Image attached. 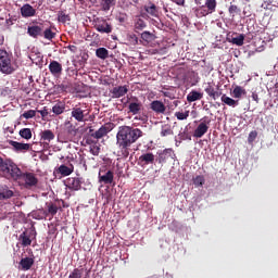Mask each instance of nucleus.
Listing matches in <instances>:
<instances>
[{"instance_id":"4","label":"nucleus","mask_w":278,"mask_h":278,"mask_svg":"<svg viewBox=\"0 0 278 278\" xmlns=\"http://www.w3.org/2000/svg\"><path fill=\"white\" fill-rule=\"evenodd\" d=\"M0 71L3 74H12L14 66H12L11 58L7 50L0 49Z\"/></svg>"},{"instance_id":"46","label":"nucleus","mask_w":278,"mask_h":278,"mask_svg":"<svg viewBox=\"0 0 278 278\" xmlns=\"http://www.w3.org/2000/svg\"><path fill=\"white\" fill-rule=\"evenodd\" d=\"M97 143H98V142L94 141V143L90 147V152H91V154H93V155H99L100 152H101V147H99Z\"/></svg>"},{"instance_id":"43","label":"nucleus","mask_w":278,"mask_h":278,"mask_svg":"<svg viewBox=\"0 0 278 278\" xmlns=\"http://www.w3.org/2000/svg\"><path fill=\"white\" fill-rule=\"evenodd\" d=\"M84 270L80 268H74L70 274L68 278H83Z\"/></svg>"},{"instance_id":"49","label":"nucleus","mask_w":278,"mask_h":278,"mask_svg":"<svg viewBox=\"0 0 278 278\" xmlns=\"http://www.w3.org/2000/svg\"><path fill=\"white\" fill-rule=\"evenodd\" d=\"M228 12H229V14L235 16L236 14H239L240 9H239V7H237V4H230Z\"/></svg>"},{"instance_id":"62","label":"nucleus","mask_w":278,"mask_h":278,"mask_svg":"<svg viewBox=\"0 0 278 278\" xmlns=\"http://www.w3.org/2000/svg\"><path fill=\"white\" fill-rule=\"evenodd\" d=\"M174 105H176V106H177V105H178V101H174Z\"/></svg>"},{"instance_id":"44","label":"nucleus","mask_w":278,"mask_h":278,"mask_svg":"<svg viewBox=\"0 0 278 278\" xmlns=\"http://www.w3.org/2000/svg\"><path fill=\"white\" fill-rule=\"evenodd\" d=\"M141 38L146 42H151V41H153L154 36H153V34L151 31L146 30V31H142Z\"/></svg>"},{"instance_id":"53","label":"nucleus","mask_w":278,"mask_h":278,"mask_svg":"<svg viewBox=\"0 0 278 278\" xmlns=\"http://www.w3.org/2000/svg\"><path fill=\"white\" fill-rule=\"evenodd\" d=\"M173 3L179 4V7H184V4L186 3V0H172Z\"/></svg>"},{"instance_id":"18","label":"nucleus","mask_w":278,"mask_h":278,"mask_svg":"<svg viewBox=\"0 0 278 278\" xmlns=\"http://www.w3.org/2000/svg\"><path fill=\"white\" fill-rule=\"evenodd\" d=\"M150 109L153 110L155 114H165L166 104L163 101L154 100L150 103Z\"/></svg>"},{"instance_id":"24","label":"nucleus","mask_w":278,"mask_h":278,"mask_svg":"<svg viewBox=\"0 0 278 278\" xmlns=\"http://www.w3.org/2000/svg\"><path fill=\"white\" fill-rule=\"evenodd\" d=\"M204 92L212 99H218L220 93L214 87L213 83H207L206 87L204 88Z\"/></svg>"},{"instance_id":"38","label":"nucleus","mask_w":278,"mask_h":278,"mask_svg":"<svg viewBox=\"0 0 278 278\" xmlns=\"http://www.w3.org/2000/svg\"><path fill=\"white\" fill-rule=\"evenodd\" d=\"M144 28H147V23L144 20L138 18L135 22V31H141L144 30Z\"/></svg>"},{"instance_id":"19","label":"nucleus","mask_w":278,"mask_h":278,"mask_svg":"<svg viewBox=\"0 0 278 278\" xmlns=\"http://www.w3.org/2000/svg\"><path fill=\"white\" fill-rule=\"evenodd\" d=\"M27 34L30 36V38H39L43 36V30L41 26L33 25L28 26Z\"/></svg>"},{"instance_id":"59","label":"nucleus","mask_w":278,"mask_h":278,"mask_svg":"<svg viewBox=\"0 0 278 278\" xmlns=\"http://www.w3.org/2000/svg\"><path fill=\"white\" fill-rule=\"evenodd\" d=\"M3 42H4V39L3 38L0 39V45H3Z\"/></svg>"},{"instance_id":"27","label":"nucleus","mask_w":278,"mask_h":278,"mask_svg":"<svg viewBox=\"0 0 278 278\" xmlns=\"http://www.w3.org/2000/svg\"><path fill=\"white\" fill-rule=\"evenodd\" d=\"M99 181L102 184H113L114 172L108 170L103 176H101V174H99Z\"/></svg>"},{"instance_id":"15","label":"nucleus","mask_w":278,"mask_h":278,"mask_svg":"<svg viewBox=\"0 0 278 278\" xmlns=\"http://www.w3.org/2000/svg\"><path fill=\"white\" fill-rule=\"evenodd\" d=\"M155 163V155L153 152H146L139 156V164L141 166L153 165Z\"/></svg>"},{"instance_id":"10","label":"nucleus","mask_w":278,"mask_h":278,"mask_svg":"<svg viewBox=\"0 0 278 278\" xmlns=\"http://www.w3.org/2000/svg\"><path fill=\"white\" fill-rule=\"evenodd\" d=\"M111 131H112V125L111 124H105V125L100 126L99 130H97L96 132L92 128H90V130H89L90 136L94 139L104 138Z\"/></svg>"},{"instance_id":"2","label":"nucleus","mask_w":278,"mask_h":278,"mask_svg":"<svg viewBox=\"0 0 278 278\" xmlns=\"http://www.w3.org/2000/svg\"><path fill=\"white\" fill-rule=\"evenodd\" d=\"M18 166L12 160H3L0 156V176L8 179H14L18 176Z\"/></svg>"},{"instance_id":"56","label":"nucleus","mask_w":278,"mask_h":278,"mask_svg":"<svg viewBox=\"0 0 278 278\" xmlns=\"http://www.w3.org/2000/svg\"><path fill=\"white\" fill-rule=\"evenodd\" d=\"M151 53H160V50L154 49V50H152V52H151Z\"/></svg>"},{"instance_id":"13","label":"nucleus","mask_w":278,"mask_h":278,"mask_svg":"<svg viewBox=\"0 0 278 278\" xmlns=\"http://www.w3.org/2000/svg\"><path fill=\"white\" fill-rule=\"evenodd\" d=\"M210 123H211V121H207V123H206V121H202V123H200L197 126V128L193 132V137L194 138H203V136H205V134L207 132V130L210 128V126H208Z\"/></svg>"},{"instance_id":"23","label":"nucleus","mask_w":278,"mask_h":278,"mask_svg":"<svg viewBox=\"0 0 278 278\" xmlns=\"http://www.w3.org/2000/svg\"><path fill=\"white\" fill-rule=\"evenodd\" d=\"M9 144H11L16 152H27V150H30V143H20L18 141L11 140Z\"/></svg>"},{"instance_id":"36","label":"nucleus","mask_w":278,"mask_h":278,"mask_svg":"<svg viewBox=\"0 0 278 278\" xmlns=\"http://www.w3.org/2000/svg\"><path fill=\"white\" fill-rule=\"evenodd\" d=\"M109 53L110 52H109L108 48H97V50H96V55L100 60H108Z\"/></svg>"},{"instance_id":"14","label":"nucleus","mask_w":278,"mask_h":278,"mask_svg":"<svg viewBox=\"0 0 278 278\" xmlns=\"http://www.w3.org/2000/svg\"><path fill=\"white\" fill-rule=\"evenodd\" d=\"M89 112L80 109V106L76 105L72 109V117L76 119V122H86L85 117L88 116Z\"/></svg>"},{"instance_id":"55","label":"nucleus","mask_w":278,"mask_h":278,"mask_svg":"<svg viewBox=\"0 0 278 278\" xmlns=\"http://www.w3.org/2000/svg\"><path fill=\"white\" fill-rule=\"evenodd\" d=\"M195 4L202 5V0H195Z\"/></svg>"},{"instance_id":"12","label":"nucleus","mask_w":278,"mask_h":278,"mask_svg":"<svg viewBox=\"0 0 278 278\" xmlns=\"http://www.w3.org/2000/svg\"><path fill=\"white\" fill-rule=\"evenodd\" d=\"M176 152L174 149H164L159 152V163H166L168 160H175Z\"/></svg>"},{"instance_id":"31","label":"nucleus","mask_w":278,"mask_h":278,"mask_svg":"<svg viewBox=\"0 0 278 278\" xmlns=\"http://www.w3.org/2000/svg\"><path fill=\"white\" fill-rule=\"evenodd\" d=\"M242 96H247V90L243 87H235L232 90V98H235L237 101L242 98Z\"/></svg>"},{"instance_id":"3","label":"nucleus","mask_w":278,"mask_h":278,"mask_svg":"<svg viewBox=\"0 0 278 278\" xmlns=\"http://www.w3.org/2000/svg\"><path fill=\"white\" fill-rule=\"evenodd\" d=\"M17 177L14 178L15 181H24L26 189L36 187L38 185V177L35 176L33 172H22L17 166Z\"/></svg>"},{"instance_id":"16","label":"nucleus","mask_w":278,"mask_h":278,"mask_svg":"<svg viewBox=\"0 0 278 278\" xmlns=\"http://www.w3.org/2000/svg\"><path fill=\"white\" fill-rule=\"evenodd\" d=\"M20 14L22 15V17H35L37 11L36 9H34V7H31V4H29V2H26L20 9Z\"/></svg>"},{"instance_id":"17","label":"nucleus","mask_w":278,"mask_h":278,"mask_svg":"<svg viewBox=\"0 0 278 278\" xmlns=\"http://www.w3.org/2000/svg\"><path fill=\"white\" fill-rule=\"evenodd\" d=\"M128 92H129L128 86L124 85V86H121V87H114L111 90V96H112L113 99H118V98H123Z\"/></svg>"},{"instance_id":"41","label":"nucleus","mask_w":278,"mask_h":278,"mask_svg":"<svg viewBox=\"0 0 278 278\" xmlns=\"http://www.w3.org/2000/svg\"><path fill=\"white\" fill-rule=\"evenodd\" d=\"M20 136L21 138H24V139H31L33 138L31 128H22L20 130Z\"/></svg>"},{"instance_id":"30","label":"nucleus","mask_w":278,"mask_h":278,"mask_svg":"<svg viewBox=\"0 0 278 278\" xmlns=\"http://www.w3.org/2000/svg\"><path fill=\"white\" fill-rule=\"evenodd\" d=\"M200 99H203V92H198L197 90H191V92L187 96V101L189 103H193L194 101H199Z\"/></svg>"},{"instance_id":"29","label":"nucleus","mask_w":278,"mask_h":278,"mask_svg":"<svg viewBox=\"0 0 278 278\" xmlns=\"http://www.w3.org/2000/svg\"><path fill=\"white\" fill-rule=\"evenodd\" d=\"M14 195L13 190H10L9 187H0V200H10Z\"/></svg>"},{"instance_id":"9","label":"nucleus","mask_w":278,"mask_h":278,"mask_svg":"<svg viewBox=\"0 0 278 278\" xmlns=\"http://www.w3.org/2000/svg\"><path fill=\"white\" fill-rule=\"evenodd\" d=\"M94 29L100 31L101 34H111L113 30V26L108 23V20H103L98 17V20L94 21Z\"/></svg>"},{"instance_id":"52","label":"nucleus","mask_w":278,"mask_h":278,"mask_svg":"<svg viewBox=\"0 0 278 278\" xmlns=\"http://www.w3.org/2000/svg\"><path fill=\"white\" fill-rule=\"evenodd\" d=\"M86 143L90 144V147H92V144L96 143V141H94V139H92V136H91V137H87Z\"/></svg>"},{"instance_id":"42","label":"nucleus","mask_w":278,"mask_h":278,"mask_svg":"<svg viewBox=\"0 0 278 278\" xmlns=\"http://www.w3.org/2000/svg\"><path fill=\"white\" fill-rule=\"evenodd\" d=\"M193 185L195 187H203V185H205V177L204 176L193 177Z\"/></svg>"},{"instance_id":"22","label":"nucleus","mask_w":278,"mask_h":278,"mask_svg":"<svg viewBox=\"0 0 278 278\" xmlns=\"http://www.w3.org/2000/svg\"><path fill=\"white\" fill-rule=\"evenodd\" d=\"M49 71L53 76H59L63 71L62 64L59 61H50Z\"/></svg>"},{"instance_id":"8","label":"nucleus","mask_w":278,"mask_h":278,"mask_svg":"<svg viewBox=\"0 0 278 278\" xmlns=\"http://www.w3.org/2000/svg\"><path fill=\"white\" fill-rule=\"evenodd\" d=\"M144 109L142 101L139 98H130L128 102V111L132 116H137Z\"/></svg>"},{"instance_id":"60","label":"nucleus","mask_w":278,"mask_h":278,"mask_svg":"<svg viewBox=\"0 0 278 278\" xmlns=\"http://www.w3.org/2000/svg\"><path fill=\"white\" fill-rule=\"evenodd\" d=\"M61 203H62V206H65V201L64 200H62Z\"/></svg>"},{"instance_id":"32","label":"nucleus","mask_w":278,"mask_h":278,"mask_svg":"<svg viewBox=\"0 0 278 278\" xmlns=\"http://www.w3.org/2000/svg\"><path fill=\"white\" fill-rule=\"evenodd\" d=\"M58 21H59V23H62L63 25H65V23H67V21H72V18H71L70 13H66L65 10H59Z\"/></svg>"},{"instance_id":"48","label":"nucleus","mask_w":278,"mask_h":278,"mask_svg":"<svg viewBox=\"0 0 278 278\" xmlns=\"http://www.w3.org/2000/svg\"><path fill=\"white\" fill-rule=\"evenodd\" d=\"M116 0H102V9L110 10L112 4L115 3Z\"/></svg>"},{"instance_id":"39","label":"nucleus","mask_w":278,"mask_h":278,"mask_svg":"<svg viewBox=\"0 0 278 278\" xmlns=\"http://www.w3.org/2000/svg\"><path fill=\"white\" fill-rule=\"evenodd\" d=\"M42 36L45 39L52 41V39L55 38L56 34H55V31L52 30V28H46V30L42 31Z\"/></svg>"},{"instance_id":"34","label":"nucleus","mask_w":278,"mask_h":278,"mask_svg":"<svg viewBox=\"0 0 278 278\" xmlns=\"http://www.w3.org/2000/svg\"><path fill=\"white\" fill-rule=\"evenodd\" d=\"M59 173L62 174V176H71V174L74 173V166L61 165L59 166Z\"/></svg>"},{"instance_id":"35","label":"nucleus","mask_w":278,"mask_h":278,"mask_svg":"<svg viewBox=\"0 0 278 278\" xmlns=\"http://www.w3.org/2000/svg\"><path fill=\"white\" fill-rule=\"evenodd\" d=\"M144 9H146V12L152 15L153 17L159 16V10L156 9V4H154L153 2H150L148 7H144Z\"/></svg>"},{"instance_id":"47","label":"nucleus","mask_w":278,"mask_h":278,"mask_svg":"<svg viewBox=\"0 0 278 278\" xmlns=\"http://www.w3.org/2000/svg\"><path fill=\"white\" fill-rule=\"evenodd\" d=\"M36 116V110H27L22 114V117H25V119H31V117Z\"/></svg>"},{"instance_id":"45","label":"nucleus","mask_w":278,"mask_h":278,"mask_svg":"<svg viewBox=\"0 0 278 278\" xmlns=\"http://www.w3.org/2000/svg\"><path fill=\"white\" fill-rule=\"evenodd\" d=\"M127 40L130 45H135V46L138 45L139 42V38L138 36H136V34H128Z\"/></svg>"},{"instance_id":"63","label":"nucleus","mask_w":278,"mask_h":278,"mask_svg":"<svg viewBox=\"0 0 278 278\" xmlns=\"http://www.w3.org/2000/svg\"><path fill=\"white\" fill-rule=\"evenodd\" d=\"M70 49H75V47H70Z\"/></svg>"},{"instance_id":"54","label":"nucleus","mask_w":278,"mask_h":278,"mask_svg":"<svg viewBox=\"0 0 278 278\" xmlns=\"http://www.w3.org/2000/svg\"><path fill=\"white\" fill-rule=\"evenodd\" d=\"M252 98L256 103H260V98L257 96V93H252Z\"/></svg>"},{"instance_id":"58","label":"nucleus","mask_w":278,"mask_h":278,"mask_svg":"<svg viewBox=\"0 0 278 278\" xmlns=\"http://www.w3.org/2000/svg\"><path fill=\"white\" fill-rule=\"evenodd\" d=\"M164 96H165V98H168L169 93L168 92H164Z\"/></svg>"},{"instance_id":"20","label":"nucleus","mask_w":278,"mask_h":278,"mask_svg":"<svg viewBox=\"0 0 278 278\" xmlns=\"http://www.w3.org/2000/svg\"><path fill=\"white\" fill-rule=\"evenodd\" d=\"M173 126L170 123H161V138H166L168 136H174Z\"/></svg>"},{"instance_id":"64","label":"nucleus","mask_w":278,"mask_h":278,"mask_svg":"<svg viewBox=\"0 0 278 278\" xmlns=\"http://www.w3.org/2000/svg\"><path fill=\"white\" fill-rule=\"evenodd\" d=\"M233 35H235V36H237V33H236V31H233Z\"/></svg>"},{"instance_id":"50","label":"nucleus","mask_w":278,"mask_h":278,"mask_svg":"<svg viewBox=\"0 0 278 278\" xmlns=\"http://www.w3.org/2000/svg\"><path fill=\"white\" fill-rule=\"evenodd\" d=\"M256 138H257V132H256V130H252V131L249 134V137H248L249 143H253V141H255Z\"/></svg>"},{"instance_id":"28","label":"nucleus","mask_w":278,"mask_h":278,"mask_svg":"<svg viewBox=\"0 0 278 278\" xmlns=\"http://www.w3.org/2000/svg\"><path fill=\"white\" fill-rule=\"evenodd\" d=\"M34 263V257H22L20 265L23 268V270H29V268L33 267Z\"/></svg>"},{"instance_id":"33","label":"nucleus","mask_w":278,"mask_h":278,"mask_svg":"<svg viewBox=\"0 0 278 278\" xmlns=\"http://www.w3.org/2000/svg\"><path fill=\"white\" fill-rule=\"evenodd\" d=\"M222 101H223V103H225L228 106L236 108V106L239 105V101L238 100L229 98V96H226V93H224L222 96Z\"/></svg>"},{"instance_id":"11","label":"nucleus","mask_w":278,"mask_h":278,"mask_svg":"<svg viewBox=\"0 0 278 278\" xmlns=\"http://www.w3.org/2000/svg\"><path fill=\"white\" fill-rule=\"evenodd\" d=\"M65 186L70 190H81L83 181L80 177H67Z\"/></svg>"},{"instance_id":"26","label":"nucleus","mask_w":278,"mask_h":278,"mask_svg":"<svg viewBox=\"0 0 278 278\" xmlns=\"http://www.w3.org/2000/svg\"><path fill=\"white\" fill-rule=\"evenodd\" d=\"M227 40L229 42H232L233 45H237L238 47H242L244 45L245 36L244 34H240L237 37H233V36H230V34H228Z\"/></svg>"},{"instance_id":"6","label":"nucleus","mask_w":278,"mask_h":278,"mask_svg":"<svg viewBox=\"0 0 278 278\" xmlns=\"http://www.w3.org/2000/svg\"><path fill=\"white\" fill-rule=\"evenodd\" d=\"M65 130L59 134V138L63 139V141H71L76 136L77 128L73 125L72 121H65Z\"/></svg>"},{"instance_id":"5","label":"nucleus","mask_w":278,"mask_h":278,"mask_svg":"<svg viewBox=\"0 0 278 278\" xmlns=\"http://www.w3.org/2000/svg\"><path fill=\"white\" fill-rule=\"evenodd\" d=\"M218 7L217 0H206L200 9L197 10L198 14L201 16H205L208 14H214L216 12V9Z\"/></svg>"},{"instance_id":"61","label":"nucleus","mask_w":278,"mask_h":278,"mask_svg":"<svg viewBox=\"0 0 278 278\" xmlns=\"http://www.w3.org/2000/svg\"><path fill=\"white\" fill-rule=\"evenodd\" d=\"M79 3L84 4L85 3V0H78Z\"/></svg>"},{"instance_id":"40","label":"nucleus","mask_w":278,"mask_h":278,"mask_svg":"<svg viewBox=\"0 0 278 278\" xmlns=\"http://www.w3.org/2000/svg\"><path fill=\"white\" fill-rule=\"evenodd\" d=\"M175 116L179 122H184L190 116V111L186 110L185 112H175Z\"/></svg>"},{"instance_id":"21","label":"nucleus","mask_w":278,"mask_h":278,"mask_svg":"<svg viewBox=\"0 0 278 278\" xmlns=\"http://www.w3.org/2000/svg\"><path fill=\"white\" fill-rule=\"evenodd\" d=\"M39 137H40V140L43 141V143L49 144L53 139H55V134L52 132V130L47 129V130H42L39 134Z\"/></svg>"},{"instance_id":"37","label":"nucleus","mask_w":278,"mask_h":278,"mask_svg":"<svg viewBox=\"0 0 278 278\" xmlns=\"http://www.w3.org/2000/svg\"><path fill=\"white\" fill-rule=\"evenodd\" d=\"M59 208H61V202H59V204L48 203V214H50L51 216H55V214H58Z\"/></svg>"},{"instance_id":"7","label":"nucleus","mask_w":278,"mask_h":278,"mask_svg":"<svg viewBox=\"0 0 278 278\" xmlns=\"http://www.w3.org/2000/svg\"><path fill=\"white\" fill-rule=\"evenodd\" d=\"M36 228H31V230L28 232V230H24V232L20 233L18 240L21 242L22 247H30L31 241L36 240Z\"/></svg>"},{"instance_id":"25","label":"nucleus","mask_w":278,"mask_h":278,"mask_svg":"<svg viewBox=\"0 0 278 278\" xmlns=\"http://www.w3.org/2000/svg\"><path fill=\"white\" fill-rule=\"evenodd\" d=\"M65 109V101H56V103L52 106V112L55 114V116H61V114H64Z\"/></svg>"},{"instance_id":"51","label":"nucleus","mask_w":278,"mask_h":278,"mask_svg":"<svg viewBox=\"0 0 278 278\" xmlns=\"http://www.w3.org/2000/svg\"><path fill=\"white\" fill-rule=\"evenodd\" d=\"M38 112H39V114H41L42 118L49 116V112H48L47 108H45L43 110H38Z\"/></svg>"},{"instance_id":"57","label":"nucleus","mask_w":278,"mask_h":278,"mask_svg":"<svg viewBox=\"0 0 278 278\" xmlns=\"http://www.w3.org/2000/svg\"><path fill=\"white\" fill-rule=\"evenodd\" d=\"M131 1H132V3L138 4L140 0H131Z\"/></svg>"},{"instance_id":"1","label":"nucleus","mask_w":278,"mask_h":278,"mask_svg":"<svg viewBox=\"0 0 278 278\" xmlns=\"http://www.w3.org/2000/svg\"><path fill=\"white\" fill-rule=\"evenodd\" d=\"M144 132L140 128L135 126H118V132L116 134V147L118 154L122 157H128L131 152L132 144L137 143L138 139L142 138Z\"/></svg>"}]
</instances>
